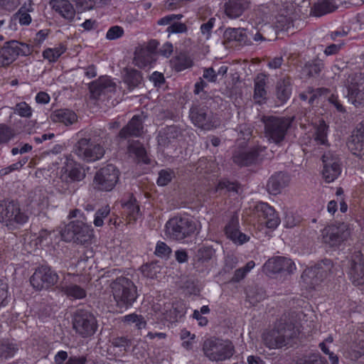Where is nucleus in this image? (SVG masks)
Segmentation results:
<instances>
[{"label": "nucleus", "instance_id": "obj_1", "mask_svg": "<svg viewBox=\"0 0 364 364\" xmlns=\"http://www.w3.org/2000/svg\"><path fill=\"white\" fill-rule=\"evenodd\" d=\"M299 333L293 314H284L275 323L273 328L262 333L264 345L269 349L290 346Z\"/></svg>", "mask_w": 364, "mask_h": 364}, {"label": "nucleus", "instance_id": "obj_2", "mask_svg": "<svg viewBox=\"0 0 364 364\" xmlns=\"http://www.w3.org/2000/svg\"><path fill=\"white\" fill-rule=\"evenodd\" d=\"M110 288L115 305L119 309L127 310L137 299V287L128 277H117L111 282Z\"/></svg>", "mask_w": 364, "mask_h": 364}, {"label": "nucleus", "instance_id": "obj_3", "mask_svg": "<svg viewBox=\"0 0 364 364\" xmlns=\"http://www.w3.org/2000/svg\"><path fill=\"white\" fill-rule=\"evenodd\" d=\"M294 117L263 116L264 135L269 143L281 146L286 139Z\"/></svg>", "mask_w": 364, "mask_h": 364}, {"label": "nucleus", "instance_id": "obj_4", "mask_svg": "<svg viewBox=\"0 0 364 364\" xmlns=\"http://www.w3.org/2000/svg\"><path fill=\"white\" fill-rule=\"evenodd\" d=\"M28 220V215L21 210L18 202L8 199L0 200V223L9 230L18 228Z\"/></svg>", "mask_w": 364, "mask_h": 364}, {"label": "nucleus", "instance_id": "obj_5", "mask_svg": "<svg viewBox=\"0 0 364 364\" xmlns=\"http://www.w3.org/2000/svg\"><path fill=\"white\" fill-rule=\"evenodd\" d=\"M203 350L209 360L217 362L230 358L235 353L234 346L230 341L218 338L205 341Z\"/></svg>", "mask_w": 364, "mask_h": 364}, {"label": "nucleus", "instance_id": "obj_6", "mask_svg": "<svg viewBox=\"0 0 364 364\" xmlns=\"http://www.w3.org/2000/svg\"><path fill=\"white\" fill-rule=\"evenodd\" d=\"M73 151L79 159L87 162L100 160L105 153L100 144L87 137L80 138L74 145Z\"/></svg>", "mask_w": 364, "mask_h": 364}, {"label": "nucleus", "instance_id": "obj_7", "mask_svg": "<svg viewBox=\"0 0 364 364\" xmlns=\"http://www.w3.org/2000/svg\"><path fill=\"white\" fill-rule=\"evenodd\" d=\"M166 235L172 240H182L192 236L196 230V224L191 218L174 217L166 225Z\"/></svg>", "mask_w": 364, "mask_h": 364}, {"label": "nucleus", "instance_id": "obj_8", "mask_svg": "<svg viewBox=\"0 0 364 364\" xmlns=\"http://www.w3.org/2000/svg\"><path fill=\"white\" fill-rule=\"evenodd\" d=\"M334 266L331 259H325L313 267L306 269L301 279L308 286L314 288L333 273Z\"/></svg>", "mask_w": 364, "mask_h": 364}, {"label": "nucleus", "instance_id": "obj_9", "mask_svg": "<svg viewBox=\"0 0 364 364\" xmlns=\"http://www.w3.org/2000/svg\"><path fill=\"white\" fill-rule=\"evenodd\" d=\"M189 117L195 126L204 130L215 129L220 124L219 118L207 106L192 107Z\"/></svg>", "mask_w": 364, "mask_h": 364}, {"label": "nucleus", "instance_id": "obj_10", "mask_svg": "<svg viewBox=\"0 0 364 364\" xmlns=\"http://www.w3.org/2000/svg\"><path fill=\"white\" fill-rule=\"evenodd\" d=\"M33 52L32 46L17 41H9L4 43L0 49V67L11 65L20 55L27 56Z\"/></svg>", "mask_w": 364, "mask_h": 364}, {"label": "nucleus", "instance_id": "obj_11", "mask_svg": "<svg viewBox=\"0 0 364 364\" xmlns=\"http://www.w3.org/2000/svg\"><path fill=\"white\" fill-rule=\"evenodd\" d=\"M73 326L75 332L82 338L93 336L97 328V322L89 311L77 309L73 314Z\"/></svg>", "mask_w": 364, "mask_h": 364}, {"label": "nucleus", "instance_id": "obj_12", "mask_svg": "<svg viewBox=\"0 0 364 364\" xmlns=\"http://www.w3.org/2000/svg\"><path fill=\"white\" fill-rule=\"evenodd\" d=\"M92 236V229L85 223L75 220L65 226L62 232V237L65 240H73L74 242L84 245L90 241Z\"/></svg>", "mask_w": 364, "mask_h": 364}, {"label": "nucleus", "instance_id": "obj_13", "mask_svg": "<svg viewBox=\"0 0 364 364\" xmlns=\"http://www.w3.org/2000/svg\"><path fill=\"white\" fill-rule=\"evenodd\" d=\"M350 235L349 225L345 223H336L322 230L323 242L330 247L339 246Z\"/></svg>", "mask_w": 364, "mask_h": 364}, {"label": "nucleus", "instance_id": "obj_14", "mask_svg": "<svg viewBox=\"0 0 364 364\" xmlns=\"http://www.w3.org/2000/svg\"><path fill=\"white\" fill-rule=\"evenodd\" d=\"M346 97L355 107L364 106V73L350 75L346 80Z\"/></svg>", "mask_w": 364, "mask_h": 364}, {"label": "nucleus", "instance_id": "obj_15", "mask_svg": "<svg viewBox=\"0 0 364 364\" xmlns=\"http://www.w3.org/2000/svg\"><path fill=\"white\" fill-rule=\"evenodd\" d=\"M119 170L112 164L101 168L94 178L95 188L103 191L112 190L119 180Z\"/></svg>", "mask_w": 364, "mask_h": 364}, {"label": "nucleus", "instance_id": "obj_16", "mask_svg": "<svg viewBox=\"0 0 364 364\" xmlns=\"http://www.w3.org/2000/svg\"><path fill=\"white\" fill-rule=\"evenodd\" d=\"M58 274L50 267L41 266L38 267L30 279L33 288L41 290L55 285L58 281Z\"/></svg>", "mask_w": 364, "mask_h": 364}, {"label": "nucleus", "instance_id": "obj_17", "mask_svg": "<svg viewBox=\"0 0 364 364\" xmlns=\"http://www.w3.org/2000/svg\"><path fill=\"white\" fill-rule=\"evenodd\" d=\"M322 176L326 183L334 181L341 173L339 157L333 153L328 152L322 156Z\"/></svg>", "mask_w": 364, "mask_h": 364}, {"label": "nucleus", "instance_id": "obj_18", "mask_svg": "<svg viewBox=\"0 0 364 364\" xmlns=\"http://www.w3.org/2000/svg\"><path fill=\"white\" fill-rule=\"evenodd\" d=\"M267 273L291 274L296 269L294 262L287 257L277 256L269 259L264 265Z\"/></svg>", "mask_w": 364, "mask_h": 364}, {"label": "nucleus", "instance_id": "obj_19", "mask_svg": "<svg viewBox=\"0 0 364 364\" xmlns=\"http://www.w3.org/2000/svg\"><path fill=\"white\" fill-rule=\"evenodd\" d=\"M255 210L262 223L269 229H275L279 225L281 220L274 208L268 203L264 202L258 203Z\"/></svg>", "mask_w": 364, "mask_h": 364}, {"label": "nucleus", "instance_id": "obj_20", "mask_svg": "<svg viewBox=\"0 0 364 364\" xmlns=\"http://www.w3.org/2000/svg\"><path fill=\"white\" fill-rule=\"evenodd\" d=\"M90 97L93 100H98L102 96L107 95L114 92L116 90V84L107 77H100L89 84Z\"/></svg>", "mask_w": 364, "mask_h": 364}, {"label": "nucleus", "instance_id": "obj_21", "mask_svg": "<svg viewBox=\"0 0 364 364\" xmlns=\"http://www.w3.org/2000/svg\"><path fill=\"white\" fill-rule=\"evenodd\" d=\"M347 145L353 154L364 160V123L358 124L353 132Z\"/></svg>", "mask_w": 364, "mask_h": 364}, {"label": "nucleus", "instance_id": "obj_22", "mask_svg": "<svg viewBox=\"0 0 364 364\" xmlns=\"http://www.w3.org/2000/svg\"><path fill=\"white\" fill-rule=\"evenodd\" d=\"M348 274L354 285L360 286L364 284V261L360 252L352 255Z\"/></svg>", "mask_w": 364, "mask_h": 364}, {"label": "nucleus", "instance_id": "obj_23", "mask_svg": "<svg viewBox=\"0 0 364 364\" xmlns=\"http://www.w3.org/2000/svg\"><path fill=\"white\" fill-rule=\"evenodd\" d=\"M144 133V121L141 116L134 115L118 133L117 137L127 139L130 137H140Z\"/></svg>", "mask_w": 364, "mask_h": 364}, {"label": "nucleus", "instance_id": "obj_24", "mask_svg": "<svg viewBox=\"0 0 364 364\" xmlns=\"http://www.w3.org/2000/svg\"><path fill=\"white\" fill-rule=\"evenodd\" d=\"M215 255V250L211 247L199 248L193 258V268L198 272H204L208 269V262Z\"/></svg>", "mask_w": 364, "mask_h": 364}, {"label": "nucleus", "instance_id": "obj_25", "mask_svg": "<svg viewBox=\"0 0 364 364\" xmlns=\"http://www.w3.org/2000/svg\"><path fill=\"white\" fill-rule=\"evenodd\" d=\"M239 220L237 215L231 217L230 221L225 227V232L228 238L235 243L242 245L249 240L245 234L239 230Z\"/></svg>", "mask_w": 364, "mask_h": 364}, {"label": "nucleus", "instance_id": "obj_26", "mask_svg": "<svg viewBox=\"0 0 364 364\" xmlns=\"http://www.w3.org/2000/svg\"><path fill=\"white\" fill-rule=\"evenodd\" d=\"M289 176L287 173L279 171L273 174L267 184V191L272 195L279 193L283 188L288 186Z\"/></svg>", "mask_w": 364, "mask_h": 364}, {"label": "nucleus", "instance_id": "obj_27", "mask_svg": "<svg viewBox=\"0 0 364 364\" xmlns=\"http://www.w3.org/2000/svg\"><path fill=\"white\" fill-rule=\"evenodd\" d=\"M49 4L63 18L68 21L74 19L75 10L68 0H50Z\"/></svg>", "mask_w": 364, "mask_h": 364}, {"label": "nucleus", "instance_id": "obj_28", "mask_svg": "<svg viewBox=\"0 0 364 364\" xmlns=\"http://www.w3.org/2000/svg\"><path fill=\"white\" fill-rule=\"evenodd\" d=\"M259 156V149L252 148L248 150L235 151L232 156L234 163L239 166H247L254 164Z\"/></svg>", "mask_w": 364, "mask_h": 364}, {"label": "nucleus", "instance_id": "obj_29", "mask_svg": "<svg viewBox=\"0 0 364 364\" xmlns=\"http://www.w3.org/2000/svg\"><path fill=\"white\" fill-rule=\"evenodd\" d=\"M224 40L230 43L235 42L239 45H249L251 41L246 33V30L242 28H228L224 32Z\"/></svg>", "mask_w": 364, "mask_h": 364}, {"label": "nucleus", "instance_id": "obj_30", "mask_svg": "<svg viewBox=\"0 0 364 364\" xmlns=\"http://www.w3.org/2000/svg\"><path fill=\"white\" fill-rule=\"evenodd\" d=\"M248 0H229L225 4V12L230 18H236L248 9Z\"/></svg>", "mask_w": 364, "mask_h": 364}, {"label": "nucleus", "instance_id": "obj_31", "mask_svg": "<svg viewBox=\"0 0 364 364\" xmlns=\"http://www.w3.org/2000/svg\"><path fill=\"white\" fill-rule=\"evenodd\" d=\"M181 134L182 132L181 129L177 126H168L159 133L157 136L159 144L163 146H166L178 139Z\"/></svg>", "mask_w": 364, "mask_h": 364}, {"label": "nucleus", "instance_id": "obj_32", "mask_svg": "<svg viewBox=\"0 0 364 364\" xmlns=\"http://www.w3.org/2000/svg\"><path fill=\"white\" fill-rule=\"evenodd\" d=\"M50 119L53 122H60L68 126L77 122V117L76 114L70 109H60L52 112Z\"/></svg>", "mask_w": 364, "mask_h": 364}, {"label": "nucleus", "instance_id": "obj_33", "mask_svg": "<svg viewBox=\"0 0 364 364\" xmlns=\"http://www.w3.org/2000/svg\"><path fill=\"white\" fill-rule=\"evenodd\" d=\"M170 306V304H168ZM166 309L163 313L165 318L171 322L178 321L186 314V306L184 304L180 301L174 302L171 306H166Z\"/></svg>", "mask_w": 364, "mask_h": 364}, {"label": "nucleus", "instance_id": "obj_34", "mask_svg": "<svg viewBox=\"0 0 364 364\" xmlns=\"http://www.w3.org/2000/svg\"><path fill=\"white\" fill-rule=\"evenodd\" d=\"M267 77L264 73H259L255 79L254 99L261 104L266 100L267 90L265 86Z\"/></svg>", "mask_w": 364, "mask_h": 364}, {"label": "nucleus", "instance_id": "obj_35", "mask_svg": "<svg viewBox=\"0 0 364 364\" xmlns=\"http://www.w3.org/2000/svg\"><path fill=\"white\" fill-rule=\"evenodd\" d=\"M127 151L129 154H134L139 161L144 164H150V159L147 156V152L143 145L139 140L129 141Z\"/></svg>", "mask_w": 364, "mask_h": 364}, {"label": "nucleus", "instance_id": "obj_36", "mask_svg": "<svg viewBox=\"0 0 364 364\" xmlns=\"http://www.w3.org/2000/svg\"><path fill=\"white\" fill-rule=\"evenodd\" d=\"M336 8L333 0H318L311 7V14L319 17L333 12Z\"/></svg>", "mask_w": 364, "mask_h": 364}, {"label": "nucleus", "instance_id": "obj_37", "mask_svg": "<svg viewBox=\"0 0 364 364\" xmlns=\"http://www.w3.org/2000/svg\"><path fill=\"white\" fill-rule=\"evenodd\" d=\"M58 288L68 296L75 299H83L86 296L85 290L75 284H67L64 281L61 282Z\"/></svg>", "mask_w": 364, "mask_h": 364}, {"label": "nucleus", "instance_id": "obj_38", "mask_svg": "<svg viewBox=\"0 0 364 364\" xmlns=\"http://www.w3.org/2000/svg\"><path fill=\"white\" fill-rule=\"evenodd\" d=\"M87 361L85 355L68 357V353L65 350L58 351L54 357L55 364H86Z\"/></svg>", "mask_w": 364, "mask_h": 364}, {"label": "nucleus", "instance_id": "obj_39", "mask_svg": "<svg viewBox=\"0 0 364 364\" xmlns=\"http://www.w3.org/2000/svg\"><path fill=\"white\" fill-rule=\"evenodd\" d=\"M154 61L153 54L147 49L141 48L134 53V63L140 68H145Z\"/></svg>", "mask_w": 364, "mask_h": 364}, {"label": "nucleus", "instance_id": "obj_40", "mask_svg": "<svg viewBox=\"0 0 364 364\" xmlns=\"http://www.w3.org/2000/svg\"><path fill=\"white\" fill-rule=\"evenodd\" d=\"M323 66V60L316 58L306 62L302 68V73L309 77H315L318 76Z\"/></svg>", "mask_w": 364, "mask_h": 364}, {"label": "nucleus", "instance_id": "obj_41", "mask_svg": "<svg viewBox=\"0 0 364 364\" xmlns=\"http://www.w3.org/2000/svg\"><path fill=\"white\" fill-rule=\"evenodd\" d=\"M291 93V82L289 78L280 80L277 84V97L281 104L289 98Z\"/></svg>", "mask_w": 364, "mask_h": 364}, {"label": "nucleus", "instance_id": "obj_42", "mask_svg": "<svg viewBox=\"0 0 364 364\" xmlns=\"http://www.w3.org/2000/svg\"><path fill=\"white\" fill-rule=\"evenodd\" d=\"M125 75L124 77V81L127 83L130 89H133L137 87L142 80L141 73L135 69L124 70Z\"/></svg>", "mask_w": 364, "mask_h": 364}, {"label": "nucleus", "instance_id": "obj_43", "mask_svg": "<svg viewBox=\"0 0 364 364\" xmlns=\"http://www.w3.org/2000/svg\"><path fill=\"white\" fill-rule=\"evenodd\" d=\"M171 64L175 70L180 72L191 67L193 62L191 59L186 54L180 53L172 60H171Z\"/></svg>", "mask_w": 364, "mask_h": 364}, {"label": "nucleus", "instance_id": "obj_44", "mask_svg": "<svg viewBox=\"0 0 364 364\" xmlns=\"http://www.w3.org/2000/svg\"><path fill=\"white\" fill-rule=\"evenodd\" d=\"M33 11L32 1L29 0L28 6L27 7L26 5L22 6L15 14V17L18 18L21 25L28 26L31 22V16L28 13Z\"/></svg>", "mask_w": 364, "mask_h": 364}, {"label": "nucleus", "instance_id": "obj_45", "mask_svg": "<svg viewBox=\"0 0 364 364\" xmlns=\"http://www.w3.org/2000/svg\"><path fill=\"white\" fill-rule=\"evenodd\" d=\"M123 213L131 221H136L139 214V206L135 199L130 200L123 205Z\"/></svg>", "mask_w": 364, "mask_h": 364}, {"label": "nucleus", "instance_id": "obj_46", "mask_svg": "<svg viewBox=\"0 0 364 364\" xmlns=\"http://www.w3.org/2000/svg\"><path fill=\"white\" fill-rule=\"evenodd\" d=\"M18 348L16 344L9 342L8 341H0V358L8 359L13 357L18 351Z\"/></svg>", "mask_w": 364, "mask_h": 364}, {"label": "nucleus", "instance_id": "obj_47", "mask_svg": "<svg viewBox=\"0 0 364 364\" xmlns=\"http://www.w3.org/2000/svg\"><path fill=\"white\" fill-rule=\"evenodd\" d=\"M65 50L66 48L61 45L54 48H47L43 52V56L49 62H55Z\"/></svg>", "mask_w": 364, "mask_h": 364}, {"label": "nucleus", "instance_id": "obj_48", "mask_svg": "<svg viewBox=\"0 0 364 364\" xmlns=\"http://www.w3.org/2000/svg\"><path fill=\"white\" fill-rule=\"evenodd\" d=\"M327 131L328 126L326 122L323 119L320 120L316 127L315 140L321 144H325L327 141Z\"/></svg>", "mask_w": 364, "mask_h": 364}, {"label": "nucleus", "instance_id": "obj_49", "mask_svg": "<svg viewBox=\"0 0 364 364\" xmlns=\"http://www.w3.org/2000/svg\"><path fill=\"white\" fill-rule=\"evenodd\" d=\"M16 136L15 130L6 124H0V145L7 144Z\"/></svg>", "mask_w": 364, "mask_h": 364}, {"label": "nucleus", "instance_id": "obj_50", "mask_svg": "<svg viewBox=\"0 0 364 364\" xmlns=\"http://www.w3.org/2000/svg\"><path fill=\"white\" fill-rule=\"evenodd\" d=\"M122 321L125 323H127L128 324H135V326L138 329L145 328L146 324L144 317L141 315H137L136 314L126 315L125 316H124Z\"/></svg>", "mask_w": 364, "mask_h": 364}, {"label": "nucleus", "instance_id": "obj_51", "mask_svg": "<svg viewBox=\"0 0 364 364\" xmlns=\"http://www.w3.org/2000/svg\"><path fill=\"white\" fill-rule=\"evenodd\" d=\"M174 176L175 173L172 169H162L159 172V177L156 183L160 186H166L171 181Z\"/></svg>", "mask_w": 364, "mask_h": 364}, {"label": "nucleus", "instance_id": "obj_52", "mask_svg": "<svg viewBox=\"0 0 364 364\" xmlns=\"http://www.w3.org/2000/svg\"><path fill=\"white\" fill-rule=\"evenodd\" d=\"M68 177L70 181H80L85 177V173L80 165H75L68 171Z\"/></svg>", "mask_w": 364, "mask_h": 364}, {"label": "nucleus", "instance_id": "obj_53", "mask_svg": "<svg viewBox=\"0 0 364 364\" xmlns=\"http://www.w3.org/2000/svg\"><path fill=\"white\" fill-rule=\"evenodd\" d=\"M14 113L18 114L21 117L29 118L32 115L31 107L26 102H21L17 103L14 108Z\"/></svg>", "mask_w": 364, "mask_h": 364}, {"label": "nucleus", "instance_id": "obj_54", "mask_svg": "<svg viewBox=\"0 0 364 364\" xmlns=\"http://www.w3.org/2000/svg\"><path fill=\"white\" fill-rule=\"evenodd\" d=\"M329 104L335 109V110L340 114H346L347 110L343 105L338 96L334 94L331 95L328 98Z\"/></svg>", "mask_w": 364, "mask_h": 364}, {"label": "nucleus", "instance_id": "obj_55", "mask_svg": "<svg viewBox=\"0 0 364 364\" xmlns=\"http://www.w3.org/2000/svg\"><path fill=\"white\" fill-rule=\"evenodd\" d=\"M328 92L329 91L328 89L323 87L317 88L316 90L312 87H308L307 93L310 95L309 98V103L313 105L316 100H317L321 95L328 93Z\"/></svg>", "mask_w": 364, "mask_h": 364}, {"label": "nucleus", "instance_id": "obj_56", "mask_svg": "<svg viewBox=\"0 0 364 364\" xmlns=\"http://www.w3.org/2000/svg\"><path fill=\"white\" fill-rule=\"evenodd\" d=\"M154 253L158 257H166L171 253V249L165 242L159 241L156 243Z\"/></svg>", "mask_w": 364, "mask_h": 364}, {"label": "nucleus", "instance_id": "obj_57", "mask_svg": "<svg viewBox=\"0 0 364 364\" xmlns=\"http://www.w3.org/2000/svg\"><path fill=\"white\" fill-rule=\"evenodd\" d=\"M159 267L154 263L146 264L141 267V272L146 277L154 279L156 277Z\"/></svg>", "mask_w": 364, "mask_h": 364}, {"label": "nucleus", "instance_id": "obj_58", "mask_svg": "<svg viewBox=\"0 0 364 364\" xmlns=\"http://www.w3.org/2000/svg\"><path fill=\"white\" fill-rule=\"evenodd\" d=\"M112 344L114 347L121 348L124 350H127L131 346L132 341L124 336L117 337L112 339Z\"/></svg>", "mask_w": 364, "mask_h": 364}, {"label": "nucleus", "instance_id": "obj_59", "mask_svg": "<svg viewBox=\"0 0 364 364\" xmlns=\"http://www.w3.org/2000/svg\"><path fill=\"white\" fill-rule=\"evenodd\" d=\"M20 4L21 0H0V9L6 11H13Z\"/></svg>", "mask_w": 364, "mask_h": 364}, {"label": "nucleus", "instance_id": "obj_60", "mask_svg": "<svg viewBox=\"0 0 364 364\" xmlns=\"http://www.w3.org/2000/svg\"><path fill=\"white\" fill-rule=\"evenodd\" d=\"M124 34V29L119 26H114L109 28L106 34L108 40H116L122 37Z\"/></svg>", "mask_w": 364, "mask_h": 364}, {"label": "nucleus", "instance_id": "obj_61", "mask_svg": "<svg viewBox=\"0 0 364 364\" xmlns=\"http://www.w3.org/2000/svg\"><path fill=\"white\" fill-rule=\"evenodd\" d=\"M187 31V26L185 23H178L177 21H175L173 23H171L167 28L166 32L168 34L171 33H185Z\"/></svg>", "mask_w": 364, "mask_h": 364}, {"label": "nucleus", "instance_id": "obj_62", "mask_svg": "<svg viewBox=\"0 0 364 364\" xmlns=\"http://www.w3.org/2000/svg\"><path fill=\"white\" fill-rule=\"evenodd\" d=\"M9 286L0 279V307L5 306L8 304Z\"/></svg>", "mask_w": 364, "mask_h": 364}, {"label": "nucleus", "instance_id": "obj_63", "mask_svg": "<svg viewBox=\"0 0 364 364\" xmlns=\"http://www.w3.org/2000/svg\"><path fill=\"white\" fill-rule=\"evenodd\" d=\"M240 188L239 184L235 182H230L229 181H222L218 185V189H226L229 192L237 193Z\"/></svg>", "mask_w": 364, "mask_h": 364}, {"label": "nucleus", "instance_id": "obj_64", "mask_svg": "<svg viewBox=\"0 0 364 364\" xmlns=\"http://www.w3.org/2000/svg\"><path fill=\"white\" fill-rule=\"evenodd\" d=\"M297 364H328L327 360L319 355H312L303 363Z\"/></svg>", "mask_w": 364, "mask_h": 364}]
</instances>
